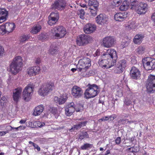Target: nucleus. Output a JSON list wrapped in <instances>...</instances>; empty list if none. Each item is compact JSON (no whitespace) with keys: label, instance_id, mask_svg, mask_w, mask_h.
<instances>
[{"label":"nucleus","instance_id":"27","mask_svg":"<svg viewBox=\"0 0 155 155\" xmlns=\"http://www.w3.org/2000/svg\"><path fill=\"white\" fill-rule=\"evenodd\" d=\"M44 107L42 105L36 107L34 110L33 115L35 116L40 115L44 110Z\"/></svg>","mask_w":155,"mask_h":155},{"label":"nucleus","instance_id":"61","mask_svg":"<svg viewBox=\"0 0 155 155\" xmlns=\"http://www.w3.org/2000/svg\"><path fill=\"white\" fill-rule=\"evenodd\" d=\"M93 71L91 70H90L88 72H87L86 73V74H87L88 76H91L92 74H93Z\"/></svg>","mask_w":155,"mask_h":155},{"label":"nucleus","instance_id":"22","mask_svg":"<svg viewBox=\"0 0 155 155\" xmlns=\"http://www.w3.org/2000/svg\"><path fill=\"white\" fill-rule=\"evenodd\" d=\"M21 68L18 65L12 63L10 65V71L12 74H15L20 71Z\"/></svg>","mask_w":155,"mask_h":155},{"label":"nucleus","instance_id":"40","mask_svg":"<svg viewBox=\"0 0 155 155\" xmlns=\"http://www.w3.org/2000/svg\"><path fill=\"white\" fill-rule=\"evenodd\" d=\"M127 25H126V26L128 28L131 29H134L136 27L135 22L134 21H130Z\"/></svg>","mask_w":155,"mask_h":155},{"label":"nucleus","instance_id":"64","mask_svg":"<svg viewBox=\"0 0 155 155\" xmlns=\"http://www.w3.org/2000/svg\"><path fill=\"white\" fill-rule=\"evenodd\" d=\"M135 137H132L131 138H129L128 140L131 142H132L134 140Z\"/></svg>","mask_w":155,"mask_h":155},{"label":"nucleus","instance_id":"38","mask_svg":"<svg viewBox=\"0 0 155 155\" xmlns=\"http://www.w3.org/2000/svg\"><path fill=\"white\" fill-rule=\"evenodd\" d=\"M58 47L55 46H51L49 50L50 53L52 55L56 54L58 53Z\"/></svg>","mask_w":155,"mask_h":155},{"label":"nucleus","instance_id":"60","mask_svg":"<svg viewBox=\"0 0 155 155\" xmlns=\"http://www.w3.org/2000/svg\"><path fill=\"white\" fill-rule=\"evenodd\" d=\"M114 2L115 4L119 5L121 3L122 1L120 0L119 1H118V0H114Z\"/></svg>","mask_w":155,"mask_h":155},{"label":"nucleus","instance_id":"50","mask_svg":"<svg viewBox=\"0 0 155 155\" xmlns=\"http://www.w3.org/2000/svg\"><path fill=\"white\" fill-rule=\"evenodd\" d=\"M121 138L120 137H117L115 140V142L116 144L119 145L121 142Z\"/></svg>","mask_w":155,"mask_h":155},{"label":"nucleus","instance_id":"34","mask_svg":"<svg viewBox=\"0 0 155 155\" xmlns=\"http://www.w3.org/2000/svg\"><path fill=\"white\" fill-rule=\"evenodd\" d=\"M130 2L131 9L135 10L139 3L136 0H130Z\"/></svg>","mask_w":155,"mask_h":155},{"label":"nucleus","instance_id":"18","mask_svg":"<svg viewBox=\"0 0 155 155\" xmlns=\"http://www.w3.org/2000/svg\"><path fill=\"white\" fill-rule=\"evenodd\" d=\"M96 28V26L94 25L89 23L85 25L84 28V30L85 33L89 34L94 32Z\"/></svg>","mask_w":155,"mask_h":155},{"label":"nucleus","instance_id":"26","mask_svg":"<svg viewBox=\"0 0 155 155\" xmlns=\"http://www.w3.org/2000/svg\"><path fill=\"white\" fill-rule=\"evenodd\" d=\"M5 25L6 33L12 32L15 28V25L14 23H6Z\"/></svg>","mask_w":155,"mask_h":155},{"label":"nucleus","instance_id":"13","mask_svg":"<svg viewBox=\"0 0 155 155\" xmlns=\"http://www.w3.org/2000/svg\"><path fill=\"white\" fill-rule=\"evenodd\" d=\"M126 66V62L125 60H122L118 62L114 69V72L117 74L122 73L124 70Z\"/></svg>","mask_w":155,"mask_h":155},{"label":"nucleus","instance_id":"45","mask_svg":"<svg viewBox=\"0 0 155 155\" xmlns=\"http://www.w3.org/2000/svg\"><path fill=\"white\" fill-rule=\"evenodd\" d=\"M76 110L77 112H79L83 110V105L81 104H79L77 105V106H75Z\"/></svg>","mask_w":155,"mask_h":155},{"label":"nucleus","instance_id":"51","mask_svg":"<svg viewBox=\"0 0 155 155\" xmlns=\"http://www.w3.org/2000/svg\"><path fill=\"white\" fill-rule=\"evenodd\" d=\"M132 103V102L130 100H125L124 101V104L127 106L130 105Z\"/></svg>","mask_w":155,"mask_h":155},{"label":"nucleus","instance_id":"8","mask_svg":"<svg viewBox=\"0 0 155 155\" xmlns=\"http://www.w3.org/2000/svg\"><path fill=\"white\" fill-rule=\"evenodd\" d=\"M146 87L149 92H155V75L150 74L149 75L146 83Z\"/></svg>","mask_w":155,"mask_h":155},{"label":"nucleus","instance_id":"16","mask_svg":"<svg viewBox=\"0 0 155 155\" xmlns=\"http://www.w3.org/2000/svg\"><path fill=\"white\" fill-rule=\"evenodd\" d=\"M76 110L75 104L73 102H71L67 105L65 108V113L68 116H71Z\"/></svg>","mask_w":155,"mask_h":155},{"label":"nucleus","instance_id":"17","mask_svg":"<svg viewBox=\"0 0 155 155\" xmlns=\"http://www.w3.org/2000/svg\"><path fill=\"white\" fill-rule=\"evenodd\" d=\"M130 75L132 78L137 79L140 77V72L137 68L135 67H133L130 70Z\"/></svg>","mask_w":155,"mask_h":155},{"label":"nucleus","instance_id":"1","mask_svg":"<svg viewBox=\"0 0 155 155\" xmlns=\"http://www.w3.org/2000/svg\"><path fill=\"white\" fill-rule=\"evenodd\" d=\"M117 58L116 51L113 49H110L102 55L98 63L102 68H109L115 65Z\"/></svg>","mask_w":155,"mask_h":155},{"label":"nucleus","instance_id":"55","mask_svg":"<svg viewBox=\"0 0 155 155\" xmlns=\"http://www.w3.org/2000/svg\"><path fill=\"white\" fill-rule=\"evenodd\" d=\"M100 51L97 50L93 54V56L94 57H96V56H98L100 55Z\"/></svg>","mask_w":155,"mask_h":155},{"label":"nucleus","instance_id":"20","mask_svg":"<svg viewBox=\"0 0 155 155\" xmlns=\"http://www.w3.org/2000/svg\"><path fill=\"white\" fill-rule=\"evenodd\" d=\"M145 35L143 33H138L135 35L133 38V42L135 44L140 45L142 42Z\"/></svg>","mask_w":155,"mask_h":155},{"label":"nucleus","instance_id":"23","mask_svg":"<svg viewBox=\"0 0 155 155\" xmlns=\"http://www.w3.org/2000/svg\"><path fill=\"white\" fill-rule=\"evenodd\" d=\"M96 21L98 24L102 25L107 22V19L103 14H101L96 18Z\"/></svg>","mask_w":155,"mask_h":155},{"label":"nucleus","instance_id":"57","mask_svg":"<svg viewBox=\"0 0 155 155\" xmlns=\"http://www.w3.org/2000/svg\"><path fill=\"white\" fill-rule=\"evenodd\" d=\"M9 131L7 130L6 131H2L0 132V137L5 135L6 133H8Z\"/></svg>","mask_w":155,"mask_h":155},{"label":"nucleus","instance_id":"21","mask_svg":"<svg viewBox=\"0 0 155 155\" xmlns=\"http://www.w3.org/2000/svg\"><path fill=\"white\" fill-rule=\"evenodd\" d=\"M127 17V13H118L114 15V19L117 21H122L125 20Z\"/></svg>","mask_w":155,"mask_h":155},{"label":"nucleus","instance_id":"52","mask_svg":"<svg viewBox=\"0 0 155 155\" xmlns=\"http://www.w3.org/2000/svg\"><path fill=\"white\" fill-rule=\"evenodd\" d=\"M133 148H132V150H131V152H137L139 151V149L137 147H132Z\"/></svg>","mask_w":155,"mask_h":155},{"label":"nucleus","instance_id":"14","mask_svg":"<svg viewBox=\"0 0 155 155\" xmlns=\"http://www.w3.org/2000/svg\"><path fill=\"white\" fill-rule=\"evenodd\" d=\"M72 95L76 98H79L82 96L83 91L79 87L77 86H74L71 90Z\"/></svg>","mask_w":155,"mask_h":155},{"label":"nucleus","instance_id":"41","mask_svg":"<svg viewBox=\"0 0 155 155\" xmlns=\"http://www.w3.org/2000/svg\"><path fill=\"white\" fill-rule=\"evenodd\" d=\"M88 9L89 10L91 16H94L97 14V11H98V8H89Z\"/></svg>","mask_w":155,"mask_h":155},{"label":"nucleus","instance_id":"58","mask_svg":"<svg viewBox=\"0 0 155 155\" xmlns=\"http://www.w3.org/2000/svg\"><path fill=\"white\" fill-rule=\"evenodd\" d=\"M152 20L154 22V25H155V12L153 13L151 17Z\"/></svg>","mask_w":155,"mask_h":155},{"label":"nucleus","instance_id":"2","mask_svg":"<svg viewBox=\"0 0 155 155\" xmlns=\"http://www.w3.org/2000/svg\"><path fill=\"white\" fill-rule=\"evenodd\" d=\"M54 87V83L53 82L49 81L45 83L39 89L38 93L41 96H45L52 91Z\"/></svg>","mask_w":155,"mask_h":155},{"label":"nucleus","instance_id":"56","mask_svg":"<svg viewBox=\"0 0 155 155\" xmlns=\"http://www.w3.org/2000/svg\"><path fill=\"white\" fill-rule=\"evenodd\" d=\"M7 127H8V129H9L10 128H11V129L10 130H12V129H15L16 131H17L19 130L18 127H13L10 126H7Z\"/></svg>","mask_w":155,"mask_h":155},{"label":"nucleus","instance_id":"49","mask_svg":"<svg viewBox=\"0 0 155 155\" xmlns=\"http://www.w3.org/2000/svg\"><path fill=\"white\" fill-rule=\"evenodd\" d=\"M108 121V117L105 116L102 117L101 119H99L98 120V121L99 122H101L102 121Z\"/></svg>","mask_w":155,"mask_h":155},{"label":"nucleus","instance_id":"7","mask_svg":"<svg viewBox=\"0 0 155 155\" xmlns=\"http://www.w3.org/2000/svg\"><path fill=\"white\" fill-rule=\"evenodd\" d=\"M51 31L55 36L58 38H61L64 37L66 34L65 28L62 26H60L55 27L51 30Z\"/></svg>","mask_w":155,"mask_h":155},{"label":"nucleus","instance_id":"42","mask_svg":"<svg viewBox=\"0 0 155 155\" xmlns=\"http://www.w3.org/2000/svg\"><path fill=\"white\" fill-rule=\"evenodd\" d=\"M29 35H23L20 37V42L24 43L25 41H27L30 38Z\"/></svg>","mask_w":155,"mask_h":155},{"label":"nucleus","instance_id":"46","mask_svg":"<svg viewBox=\"0 0 155 155\" xmlns=\"http://www.w3.org/2000/svg\"><path fill=\"white\" fill-rule=\"evenodd\" d=\"M6 33L5 25H0V34H4Z\"/></svg>","mask_w":155,"mask_h":155},{"label":"nucleus","instance_id":"15","mask_svg":"<svg viewBox=\"0 0 155 155\" xmlns=\"http://www.w3.org/2000/svg\"><path fill=\"white\" fill-rule=\"evenodd\" d=\"M147 6L146 3L143 2L139 3L135 11L139 14H144L147 10Z\"/></svg>","mask_w":155,"mask_h":155},{"label":"nucleus","instance_id":"53","mask_svg":"<svg viewBox=\"0 0 155 155\" xmlns=\"http://www.w3.org/2000/svg\"><path fill=\"white\" fill-rule=\"evenodd\" d=\"M137 123H138V121L136 120H128L127 119V123H128L129 124H130L132 123H134L135 124H136Z\"/></svg>","mask_w":155,"mask_h":155},{"label":"nucleus","instance_id":"5","mask_svg":"<svg viewBox=\"0 0 155 155\" xmlns=\"http://www.w3.org/2000/svg\"><path fill=\"white\" fill-rule=\"evenodd\" d=\"M93 41V38L89 35H81L77 37L76 41L78 45L79 46H85Z\"/></svg>","mask_w":155,"mask_h":155},{"label":"nucleus","instance_id":"10","mask_svg":"<svg viewBox=\"0 0 155 155\" xmlns=\"http://www.w3.org/2000/svg\"><path fill=\"white\" fill-rule=\"evenodd\" d=\"M66 4V2L64 0H55L51 5V8L53 9L61 10L65 8Z\"/></svg>","mask_w":155,"mask_h":155},{"label":"nucleus","instance_id":"36","mask_svg":"<svg viewBox=\"0 0 155 155\" xmlns=\"http://www.w3.org/2000/svg\"><path fill=\"white\" fill-rule=\"evenodd\" d=\"M41 28L40 25H36L32 28L31 32L33 34H36L40 31Z\"/></svg>","mask_w":155,"mask_h":155},{"label":"nucleus","instance_id":"62","mask_svg":"<svg viewBox=\"0 0 155 155\" xmlns=\"http://www.w3.org/2000/svg\"><path fill=\"white\" fill-rule=\"evenodd\" d=\"M4 48L2 47L0 45V56H1L3 53Z\"/></svg>","mask_w":155,"mask_h":155},{"label":"nucleus","instance_id":"43","mask_svg":"<svg viewBox=\"0 0 155 155\" xmlns=\"http://www.w3.org/2000/svg\"><path fill=\"white\" fill-rule=\"evenodd\" d=\"M85 14V12L84 10L81 9L79 10L78 15L81 19H83L84 18V16Z\"/></svg>","mask_w":155,"mask_h":155},{"label":"nucleus","instance_id":"9","mask_svg":"<svg viewBox=\"0 0 155 155\" xmlns=\"http://www.w3.org/2000/svg\"><path fill=\"white\" fill-rule=\"evenodd\" d=\"M115 41V39L112 36L106 37L103 39L102 45L105 47L110 48L114 45Z\"/></svg>","mask_w":155,"mask_h":155},{"label":"nucleus","instance_id":"35","mask_svg":"<svg viewBox=\"0 0 155 155\" xmlns=\"http://www.w3.org/2000/svg\"><path fill=\"white\" fill-rule=\"evenodd\" d=\"M89 136L87 132L84 130L81 131L79 135V139L81 140L87 138Z\"/></svg>","mask_w":155,"mask_h":155},{"label":"nucleus","instance_id":"19","mask_svg":"<svg viewBox=\"0 0 155 155\" xmlns=\"http://www.w3.org/2000/svg\"><path fill=\"white\" fill-rule=\"evenodd\" d=\"M40 70V68L38 66L32 67L27 69L28 74L30 76H33L37 74Z\"/></svg>","mask_w":155,"mask_h":155},{"label":"nucleus","instance_id":"59","mask_svg":"<svg viewBox=\"0 0 155 155\" xmlns=\"http://www.w3.org/2000/svg\"><path fill=\"white\" fill-rule=\"evenodd\" d=\"M41 59L39 58H37L35 61V63L36 64H39L41 62Z\"/></svg>","mask_w":155,"mask_h":155},{"label":"nucleus","instance_id":"28","mask_svg":"<svg viewBox=\"0 0 155 155\" xmlns=\"http://www.w3.org/2000/svg\"><path fill=\"white\" fill-rule=\"evenodd\" d=\"M54 99L55 102L59 104H62L65 102L67 98L66 96H62L59 97L55 96L54 97Z\"/></svg>","mask_w":155,"mask_h":155},{"label":"nucleus","instance_id":"29","mask_svg":"<svg viewBox=\"0 0 155 155\" xmlns=\"http://www.w3.org/2000/svg\"><path fill=\"white\" fill-rule=\"evenodd\" d=\"M12 63L15 64L21 67L22 65L21 57L20 56H16L13 59Z\"/></svg>","mask_w":155,"mask_h":155},{"label":"nucleus","instance_id":"39","mask_svg":"<svg viewBox=\"0 0 155 155\" xmlns=\"http://www.w3.org/2000/svg\"><path fill=\"white\" fill-rule=\"evenodd\" d=\"M145 49L144 47L140 45L136 49V52L138 54H142L144 53Z\"/></svg>","mask_w":155,"mask_h":155},{"label":"nucleus","instance_id":"32","mask_svg":"<svg viewBox=\"0 0 155 155\" xmlns=\"http://www.w3.org/2000/svg\"><path fill=\"white\" fill-rule=\"evenodd\" d=\"M129 5V3L127 1H124L120 7V9L121 11H126L128 9Z\"/></svg>","mask_w":155,"mask_h":155},{"label":"nucleus","instance_id":"12","mask_svg":"<svg viewBox=\"0 0 155 155\" xmlns=\"http://www.w3.org/2000/svg\"><path fill=\"white\" fill-rule=\"evenodd\" d=\"M48 25L51 26L55 24L59 18L58 13V12H51L48 16Z\"/></svg>","mask_w":155,"mask_h":155},{"label":"nucleus","instance_id":"44","mask_svg":"<svg viewBox=\"0 0 155 155\" xmlns=\"http://www.w3.org/2000/svg\"><path fill=\"white\" fill-rule=\"evenodd\" d=\"M92 146V144H91L89 143H86L84 144V145L82 146L81 147V148L82 150H86L88 148L91 147Z\"/></svg>","mask_w":155,"mask_h":155},{"label":"nucleus","instance_id":"33","mask_svg":"<svg viewBox=\"0 0 155 155\" xmlns=\"http://www.w3.org/2000/svg\"><path fill=\"white\" fill-rule=\"evenodd\" d=\"M130 42V39L125 38L122 40L120 44V46L123 48H125L128 45Z\"/></svg>","mask_w":155,"mask_h":155},{"label":"nucleus","instance_id":"4","mask_svg":"<svg viewBox=\"0 0 155 155\" xmlns=\"http://www.w3.org/2000/svg\"><path fill=\"white\" fill-rule=\"evenodd\" d=\"M91 61L89 58H84L80 59L78 66L79 67V71L82 72H85L91 66Z\"/></svg>","mask_w":155,"mask_h":155},{"label":"nucleus","instance_id":"24","mask_svg":"<svg viewBox=\"0 0 155 155\" xmlns=\"http://www.w3.org/2000/svg\"><path fill=\"white\" fill-rule=\"evenodd\" d=\"M87 122V121L79 122L77 124L74 125L70 130V131L72 132L75 130H78L82 127L85 126Z\"/></svg>","mask_w":155,"mask_h":155},{"label":"nucleus","instance_id":"48","mask_svg":"<svg viewBox=\"0 0 155 155\" xmlns=\"http://www.w3.org/2000/svg\"><path fill=\"white\" fill-rule=\"evenodd\" d=\"M108 117V121H110L113 120L114 119L116 118V117L114 114H113L109 116H107Z\"/></svg>","mask_w":155,"mask_h":155},{"label":"nucleus","instance_id":"30","mask_svg":"<svg viewBox=\"0 0 155 155\" xmlns=\"http://www.w3.org/2000/svg\"><path fill=\"white\" fill-rule=\"evenodd\" d=\"M2 12L5 13L0 14V23H1L6 20L8 16V12L5 9H0Z\"/></svg>","mask_w":155,"mask_h":155},{"label":"nucleus","instance_id":"31","mask_svg":"<svg viewBox=\"0 0 155 155\" xmlns=\"http://www.w3.org/2000/svg\"><path fill=\"white\" fill-rule=\"evenodd\" d=\"M88 5L89 8H98L99 3L96 0H89Z\"/></svg>","mask_w":155,"mask_h":155},{"label":"nucleus","instance_id":"37","mask_svg":"<svg viewBox=\"0 0 155 155\" xmlns=\"http://www.w3.org/2000/svg\"><path fill=\"white\" fill-rule=\"evenodd\" d=\"M50 111L51 113L53 114L55 118H57L59 116L58 111L56 108L52 107L50 108Z\"/></svg>","mask_w":155,"mask_h":155},{"label":"nucleus","instance_id":"11","mask_svg":"<svg viewBox=\"0 0 155 155\" xmlns=\"http://www.w3.org/2000/svg\"><path fill=\"white\" fill-rule=\"evenodd\" d=\"M33 89L32 87L29 85H28L25 87L22 93V96L24 100L28 101L30 99L31 93L33 92Z\"/></svg>","mask_w":155,"mask_h":155},{"label":"nucleus","instance_id":"25","mask_svg":"<svg viewBox=\"0 0 155 155\" xmlns=\"http://www.w3.org/2000/svg\"><path fill=\"white\" fill-rule=\"evenodd\" d=\"M22 91V88L21 87H19L15 89L13 91V97L15 101H18L20 97Z\"/></svg>","mask_w":155,"mask_h":155},{"label":"nucleus","instance_id":"6","mask_svg":"<svg viewBox=\"0 0 155 155\" xmlns=\"http://www.w3.org/2000/svg\"><path fill=\"white\" fill-rule=\"evenodd\" d=\"M142 64L144 69L147 70L155 69V59L148 57L142 60Z\"/></svg>","mask_w":155,"mask_h":155},{"label":"nucleus","instance_id":"3","mask_svg":"<svg viewBox=\"0 0 155 155\" xmlns=\"http://www.w3.org/2000/svg\"><path fill=\"white\" fill-rule=\"evenodd\" d=\"M87 88L86 89L84 94L87 99L93 98L96 96L99 92L97 90L98 88V86L95 84H88Z\"/></svg>","mask_w":155,"mask_h":155},{"label":"nucleus","instance_id":"63","mask_svg":"<svg viewBox=\"0 0 155 155\" xmlns=\"http://www.w3.org/2000/svg\"><path fill=\"white\" fill-rule=\"evenodd\" d=\"M19 130H23L26 127L23 126H21L18 127Z\"/></svg>","mask_w":155,"mask_h":155},{"label":"nucleus","instance_id":"47","mask_svg":"<svg viewBox=\"0 0 155 155\" xmlns=\"http://www.w3.org/2000/svg\"><path fill=\"white\" fill-rule=\"evenodd\" d=\"M118 123L120 125L122 124H127V119H121L120 120Z\"/></svg>","mask_w":155,"mask_h":155},{"label":"nucleus","instance_id":"54","mask_svg":"<svg viewBox=\"0 0 155 155\" xmlns=\"http://www.w3.org/2000/svg\"><path fill=\"white\" fill-rule=\"evenodd\" d=\"M34 147V149H37L38 151H40L41 150L40 147L37 144H35L33 146Z\"/></svg>","mask_w":155,"mask_h":155}]
</instances>
